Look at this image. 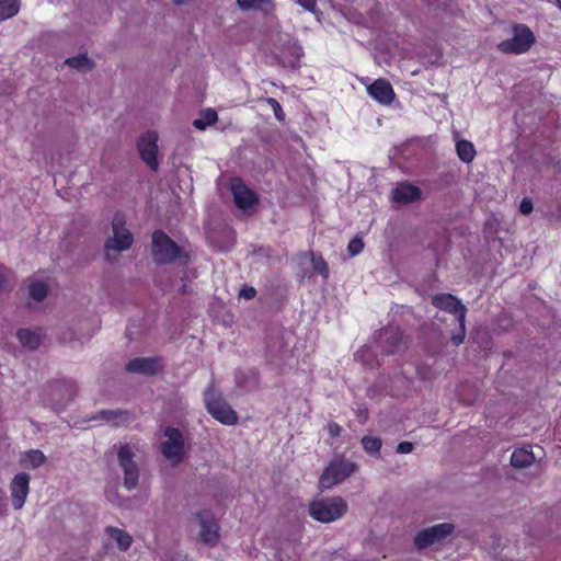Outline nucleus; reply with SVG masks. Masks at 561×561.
<instances>
[{"label": "nucleus", "mask_w": 561, "mask_h": 561, "mask_svg": "<svg viewBox=\"0 0 561 561\" xmlns=\"http://www.w3.org/2000/svg\"><path fill=\"white\" fill-rule=\"evenodd\" d=\"M105 531L112 539H114L117 542V546L122 551L128 550L133 543L131 536L123 529L108 526L106 527Z\"/></svg>", "instance_id": "22"}, {"label": "nucleus", "mask_w": 561, "mask_h": 561, "mask_svg": "<svg viewBox=\"0 0 561 561\" xmlns=\"http://www.w3.org/2000/svg\"><path fill=\"white\" fill-rule=\"evenodd\" d=\"M559 8L561 9V0H557Z\"/></svg>", "instance_id": "43"}, {"label": "nucleus", "mask_w": 561, "mask_h": 561, "mask_svg": "<svg viewBox=\"0 0 561 561\" xmlns=\"http://www.w3.org/2000/svg\"><path fill=\"white\" fill-rule=\"evenodd\" d=\"M454 524L443 523L420 530L414 537V546L422 550L434 543L440 542L453 534Z\"/></svg>", "instance_id": "9"}, {"label": "nucleus", "mask_w": 561, "mask_h": 561, "mask_svg": "<svg viewBox=\"0 0 561 561\" xmlns=\"http://www.w3.org/2000/svg\"><path fill=\"white\" fill-rule=\"evenodd\" d=\"M134 457L135 454L128 444H124L119 447L117 459L124 473L123 484L128 491L134 490L138 485L139 481V468L135 462Z\"/></svg>", "instance_id": "7"}, {"label": "nucleus", "mask_w": 561, "mask_h": 561, "mask_svg": "<svg viewBox=\"0 0 561 561\" xmlns=\"http://www.w3.org/2000/svg\"><path fill=\"white\" fill-rule=\"evenodd\" d=\"M25 459L32 466V468L41 467L45 463L46 457L39 449H32L26 453Z\"/></svg>", "instance_id": "30"}, {"label": "nucleus", "mask_w": 561, "mask_h": 561, "mask_svg": "<svg viewBox=\"0 0 561 561\" xmlns=\"http://www.w3.org/2000/svg\"><path fill=\"white\" fill-rule=\"evenodd\" d=\"M20 11V0H0V22L11 19Z\"/></svg>", "instance_id": "24"}, {"label": "nucleus", "mask_w": 561, "mask_h": 561, "mask_svg": "<svg viewBox=\"0 0 561 561\" xmlns=\"http://www.w3.org/2000/svg\"><path fill=\"white\" fill-rule=\"evenodd\" d=\"M187 0H173L174 3L176 4H183L185 3Z\"/></svg>", "instance_id": "42"}, {"label": "nucleus", "mask_w": 561, "mask_h": 561, "mask_svg": "<svg viewBox=\"0 0 561 561\" xmlns=\"http://www.w3.org/2000/svg\"><path fill=\"white\" fill-rule=\"evenodd\" d=\"M535 461L533 451L528 448H517L511 456V465L514 468H527Z\"/></svg>", "instance_id": "21"}, {"label": "nucleus", "mask_w": 561, "mask_h": 561, "mask_svg": "<svg viewBox=\"0 0 561 561\" xmlns=\"http://www.w3.org/2000/svg\"><path fill=\"white\" fill-rule=\"evenodd\" d=\"M197 518L201 526V541L210 547H215L220 539V527L214 514L208 510H203L197 514Z\"/></svg>", "instance_id": "11"}, {"label": "nucleus", "mask_w": 561, "mask_h": 561, "mask_svg": "<svg viewBox=\"0 0 561 561\" xmlns=\"http://www.w3.org/2000/svg\"><path fill=\"white\" fill-rule=\"evenodd\" d=\"M137 149L141 160L146 162L152 171H157L159 167L158 134L151 130L144 134L137 142Z\"/></svg>", "instance_id": "10"}, {"label": "nucleus", "mask_w": 561, "mask_h": 561, "mask_svg": "<svg viewBox=\"0 0 561 561\" xmlns=\"http://www.w3.org/2000/svg\"><path fill=\"white\" fill-rule=\"evenodd\" d=\"M348 512L347 502L339 495L313 499L308 506L309 516L322 524L343 518Z\"/></svg>", "instance_id": "2"}, {"label": "nucleus", "mask_w": 561, "mask_h": 561, "mask_svg": "<svg viewBox=\"0 0 561 561\" xmlns=\"http://www.w3.org/2000/svg\"><path fill=\"white\" fill-rule=\"evenodd\" d=\"M241 10L248 11L253 9H261L265 4H270L271 0H237Z\"/></svg>", "instance_id": "31"}, {"label": "nucleus", "mask_w": 561, "mask_h": 561, "mask_svg": "<svg viewBox=\"0 0 561 561\" xmlns=\"http://www.w3.org/2000/svg\"><path fill=\"white\" fill-rule=\"evenodd\" d=\"M357 470L356 463L344 458L332 460L319 479V488L328 490L343 482Z\"/></svg>", "instance_id": "5"}, {"label": "nucleus", "mask_w": 561, "mask_h": 561, "mask_svg": "<svg viewBox=\"0 0 561 561\" xmlns=\"http://www.w3.org/2000/svg\"><path fill=\"white\" fill-rule=\"evenodd\" d=\"M163 434L167 439L160 445L162 456L174 465L180 463L184 458V437L182 432L176 427L168 426Z\"/></svg>", "instance_id": "6"}, {"label": "nucleus", "mask_w": 561, "mask_h": 561, "mask_svg": "<svg viewBox=\"0 0 561 561\" xmlns=\"http://www.w3.org/2000/svg\"><path fill=\"white\" fill-rule=\"evenodd\" d=\"M218 116L215 110L207 108L202 113V118L193 122L194 127L197 129H205L207 126L213 125L217 122Z\"/></svg>", "instance_id": "28"}, {"label": "nucleus", "mask_w": 561, "mask_h": 561, "mask_svg": "<svg viewBox=\"0 0 561 561\" xmlns=\"http://www.w3.org/2000/svg\"><path fill=\"white\" fill-rule=\"evenodd\" d=\"M30 296L36 301H43L48 294V286L41 280H34L28 286Z\"/></svg>", "instance_id": "27"}, {"label": "nucleus", "mask_w": 561, "mask_h": 561, "mask_svg": "<svg viewBox=\"0 0 561 561\" xmlns=\"http://www.w3.org/2000/svg\"><path fill=\"white\" fill-rule=\"evenodd\" d=\"M362 445L367 454L373 456H379L382 442L378 437L364 436L362 438Z\"/></svg>", "instance_id": "29"}, {"label": "nucleus", "mask_w": 561, "mask_h": 561, "mask_svg": "<svg viewBox=\"0 0 561 561\" xmlns=\"http://www.w3.org/2000/svg\"><path fill=\"white\" fill-rule=\"evenodd\" d=\"M125 217L122 214H116L113 217L112 220V228H113V237L110 238L106 243L105 248L107 252L110 250L114 251H125L129 249L133 244L134 237L129 232V230L125 227Z\"/></svg>", "instance_id": "8"}, {"label": "nucleus", "mask_w": 561, "mask_h": 561, "mask_svg": "<svg viewBox=\"0 0 561 561\" xmlns=\"http://www.w3.org/2000/svg\"><path fill=\"white\" fill-rule=\"evenodd\" d=\"M466 337V320L458 322V329L451 334V342L455 346H459L463 343Z\"/></svg>", "instance_id": "33"}, {"label": "nucleus", "mask_w": 561, "mask_h": 561, "mask_svg": "<svg viewBox=\"0 0 561 561\" xmlns=\"http://www.w3.org/2000/svg\"><path fill=\"white\" fill-rule=\"evenodd\" d=\"M10 491L14 510L22 508L30 491V476L25 472L15 474L12 479Z\"/></svg>", "instance_id": "16"}, {"label": "nucleus", "mask_w": 561, "mask_h": 561, "mask_svg": "<svg viewBox=\"0 0 561 561\" xmlns=\"http://www.w3.org/2000/svg\"><path fill=\"white\" fill-rule=\"evenodd\" d=\"M264 102L271 107V110L274 112L275 118L278 122L285 121V113L282 108V105L279 102L274 98H266L264 99Z\"/></svg>", "instance_id": "32"}, {"label": "nucleus", "mask_w": 561, "mask_h": 561, "mask_svg": "<svg viewBox=\"0 0 561 561\" xmlns=\"http://www.w3.org/2000/svg\"><path fill=\"white\" fill-rule=\"evenodd\" d=\"M16 336L23 347L36 350L43 342L44 333L42 329H20L16 332Z\"/></svg>", "instance_id": "19"}, {"label": "nucleus", "mask_w": 561, "mask_h": 561, "mask_svg": "<svg viewBox=\"0 0 561 561\" xmlns=\"http://www.w3.org/2000/svg\"><path fill=\"white\" fill-rule=\"evenodd\" d=\"M126 370L131 374L154 376L162 370V359L156 357H136L126 364Z\"/></svg>", "instance_id": "14"}, {"label": "nucleus", "mask_w": 561, "mask_h": 561, "mask_svg": "<svg viewBox=\"0 0 561 561\" xmlns=\"http://www.w3.org/2000/svg\"><path fill=\"white\" fill-rule=\"evenodd\" d=\"M432 305L443 311L454 314L458 322L466 320L467 307L455 295L443 293L432 297Z\"/></svg>", "instance_id": "12"}, {"label": "nucleus", "mask_w": 561, "mask_h": 561, "mask_svg": "<svg viewBox=\"0 0 561 561\" xmlns=\"http://www.w3.org/2000/svg\"><path fill=\"white\" fill-rule=\"evenodd\" d=\"M422 196V191L419 186L400 183L392 194V198L398 204H411L419 201Z\"/></svg>", "instance_id": "18"}, {"label": "nucleus", "mask_w": 561, "mask_h": 561, "mask_svg": "<svg viewBox=\"0 0 561 561\" xmlns=\"http://www.w3.org/2000/svg\"><path fill=\"white\" fill-rule=\"evenodd\" d=\"M456 152L458 158L465 163H471L477 154L473 144L466 139L456 142Z\"/></svg>", "instance_id": "23"}, {"label": "nucleus", "mask_w": 561, "mask_h": 561, "mask_svg": "<svg viewBox=\"0 0 561 561\" xmlns=\"http://www.w3.org/2000/svg\"><path fill=\"white\" fill-rule=\"evenodd\" d=\"M130 414L125 410H102L94 419L106 421L114 426H122L128 423Z\"/></svg>", "instance_id": "20"}, {"label": "nucleus", "mask_w": 561, "mask_h": 561, "mask_svg": "<svg viewBox=\"0 0 561 561\" xmlns=\"http://www.w3.org/2000/svg\"><path fill=\"white\" fill-rule=\"evenodd\" d=\"M256 296V289L252 286H243L240 291V297L251 300Z\"/></svg>", "instance_id": "36"}, {"label": "nucleus", "mask_w": 561, "mask_h": 561, "mask_svg": "<svg viewBox=\"0 0 561 561\" xmlns=\"http://www.w3.org/2000/svg\"><path fill=\"white\" fill-rule=\"evenodd\" d=\"M380 340L386 354H397L407 348V341L399 328L386 327L380 331Z\"/></svg>", "instance_id": "15"}, {"label": "nucleus", "mask_w": 561, "mask_h": 561, "mask_svg": "<svg viewBox=\"0 0 561 561\" xmlns=\"http://www.w3.org/2000/svg\"><path fill=\"white\" fill-rule=\"evenodd\" d=\"M180 293L185 295L187 294V286L185 284H183L181 287H180Z\"/></svg>", "instance_id": "41"}, {"label": "nucleus", "mask_w": 561, "mask_h": 561, "mask_svg": "<svg viewBox=\"0 0 561 561\" xmlns=\"http://www.w3.org/2000/svg\"><path fill=\"white\" fill-rule=\"evenodd\" d=\"M58 389L65 388L67 400H71L77 394V386L72 380H61L55 383Z\"/></svg>", "instance_id": "34"}, {"label": "nucleus", "mask_w": 561, "mask_h": 561, "mask_svg": "<svg viewBox=\"0 0 561 561\" xmlns=\"http://www.w3.org/2000/svg\"><path fill=\"white\" fill-rule=\"evenodd\" d=\"M66 64L80 71L91 70L93 68V61L88 57L87 54H80L75 57L66 59Z\"/></svg>", "instance_id": "25"}, {"label": "nucleus", "mask_w": 561, "mask_h": 561, "mask_svg": "<svg viewBox=\"0 0 561 561\" xmlns=\"http://www.w3.org/2000/svg\"><path fill=\"white\" fill-rule=\"evenodd\" d=\"M151 255L158 265L179 261L182 266H187L191 262L190 253L160 229L152 232Z\"/></svg>", "instance_id": "1"}, {"label": "nucleus", "mask_w": 561, "mask_h": 561, "mask_svg": "<svg viewBox=\"0 0 561 561\" xmlns=\"http://www.w3.org/2000/svg\"><path fill=\"white\" fill-rule=\"evenodd\" d=\"M367 93L374 100L383 105L390 104L396 98L392 85L387 79L383 78H379L367 85Z\"/></svg>", "instance_id": "17"}, {"label": "nucleus", "mask_w": 561, "mask_h": 561, "mask_svg": "<svg viewBox=\"0 0 561 561\" xmlns=\"http://www.w3.org/2000/svg\"><path fill=\"white\" fill-rule=\"evenodd\" d=\"M309 256L311 260L313 272L316 274L321 275L322 278L327 280L330 276V270L327 261L321 255H317L313 252H310Z\"/></svg>", "instance_id": "26"}, {"label": "nucleus", "mask_w": 561, "mask_h": 561, "mask_svg": "<svg viewBox=\"0 0 561 561\" xmlns=\"http://www.w3.org/2000/svg\"><path fill=\"white\" fill-rule=\"evenodd\" d=\"M364 250V241L359 237L353 238L347 244V251L351 256L358 255Z\"/></svg>", "instance_id": "35"}, {"label": "nucleus", "mask_w": 561, "mask_h": 561, "mask_svg": "<svg viewBox=\"0 0 561 561\" xmlns=\"http://www.w3.org/2000/svg\"><path fill=\"white\" fill-rule=\"evenodd\" d=\"M327 428L331 437L340 436L343 431L342 426L335 422H330Z\"/></svg>", "instance_id": "38"}, {"label": "nucleus", "mask_w": 561, "mask_h": 561, "mask_svg": "<svg viewBox=\"0 0 561 561\" xmlns=\"http://www.w3.org/2000/svg\"><path fill=\"white\" fill-rule=\"evenodd\" d=\"M298 4L310 12H314L317 9V0H297Z\"/></svg>", "instance_id": "39"}, {"label": "nucleus", "mask_w": 561, "mask_h": 561, "mask_svg": "<svg viewBox=\"0 0 561 561\" xmlns=\"http://www.w3.org/2000/svg\"><path fill=\"white\" fill-rule=\"evenodd\" d=\"M513 36L497 44V50L507 55H522L527 53L535 44L533 31L522 23H515L512 27Z\"/></svg>", "instance_id": "3"}, {"label": "nucleus", "mask_w": 561, "mask_h": 561, "mask_svg": "<svg viewBox=\"0 0 561 561\" xmlns=\"http://www.w3.org/2000/svg\"><path fill=\"white\" fill-rule=\"evenodd\" d=\"M533 202L531 199L525 197L522 199L519 205V210L524 215H529L533 211Z\"/></svg>", "instance_id": "37"}, {"label": "nucleus", "mask_w": 561, "mask_h": 561, "mask_svg": "<svg viewBox=\"0 0 561 561\" xmlns=\"http://www.w3.org/2000/svg\"><path fill=\"white\" fill-rule=\"evenodd\" d=\"M413 450V444L411 442H401L397 446L398 454H409Z\"/></svg>", "instance_id": "40"}, {"label": "nucleus", "mask_w": 561, "mask_h": 561, "mask_svg": "<svg viewBox=\"0 0 561 561\" xmlns=\"http://www.w3.org/2000/svg\"><path fill=\"white\" fill-rule=\"evenodd\" d=\"M231 193L234 205L241 210L251 209L259 203L256 194L239 178L232 179Z\"/></svg>", "instance_id": "13"}, {"label": "nucleus", "mask_w": 561, "mask_h": 561, "mask_svg": "<svg viewBox=\"0 0 561 561\" xmlns=\"http://www.w3.org/2000/svg\"><path fill=\"white\" fill-rule=\"evenodd\" d=\"M207 412L219 423L224 425H234L238 422L237 412L213 388H208L204 396Z\"/></svg>", "instance_id": "4"}]
</instances>
